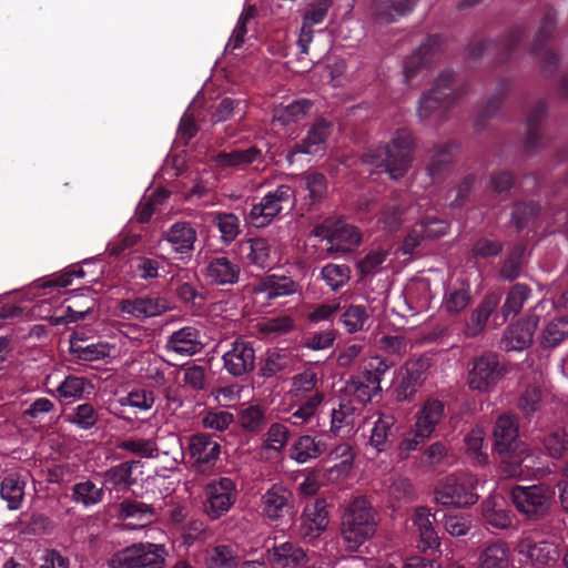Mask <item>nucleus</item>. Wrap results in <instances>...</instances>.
<instances>
[{
    "instance_id": "obj_14",
    "label": "nucleus",
    "mask_w": 568,
    "mask_h": 568,
    "mask_svg": "<svg viewBox=\"0 0 568 568\" xmlns=\"http://www.w3.org/2000/svg\"><path fill=\"white\" fill-rule=\"evenodd\" d=\"M526 36L525 28L514 27L509 29L500 40H487L474 44L469 50L470 59H478L485 54L496 58L498 63H505L516 51L518 44Z\"/></svg>"
},
{
    "instance_id": "obj_12",
    "label": "nucleus",
    "mask_w": 568,
    "mask_h": 568,
    "mask_svg": "<svg viewBox=\"0 0 568 568\" xmlns=\"http://www.w3.org/2000/svg\"><path fill=\"white\" fill-rule=\"evenodd\" d=\"M204 511L212 520L224 516L237 499V489L233 479L221 477L206 484Z\"/></svg>"
},
{
    "instance_id": "obj_1",
    "label": "nucleus",
    "mask_w": 568,
    "mask_h": 568,
    "mask_svg": "<svg viewBox=\"0 0 568 568\" xmlns=\"http://www.w3.org/2000/svg\"><path fill=\"white\" fill-rule=\"evenodd\" d=\"M415 150V141L410 130L398 129L389 143L367 150L362 155L365 164L383 170L398 180L410 168Z\"/></svg>"
},
{
    "instance_id": "obj_30",
    "label": "nucleus",
    "mask_w": 568,
    "mask_h": 568,
    "mask_svg": "<svg viewBox=\"0 0 568 568\" xmlns=\"http://www.w3.org/2000/svg\"><path fill=\"white\" fill-rule=\"evenodd\" d=\"M493 436L498 454L510 452L523 444L518 440L517 418L511 414H503L496 419Z\"/></svg>"
},
{
    "instance_id": "obj_46",
    "label": "nucleus",
    "mask_w": 568,
    "mask_h": 568,
    "mask_svg": "<svg viewBox=\"0 0 568 568\" xmlns=\"http://www.w3.org/2000/svg\"><path fill=\"white\" fill-rule=\"evenodd\" d=\"M326 450V444L310 435H303L293 444L291 458L298 464L320 457Z\"/></svg>"
},
{
    "instance_id": "obj_50",
    "label": "nucleus",
    "mask_w": 568,
    "mask_h": 568,
    "mask_svg": "<svg viewBox=\"0 0 568 568\" xmlns=\"http://www.w3.org/2000/svg\"><path fill=\"white\" fill-rule=\"evenodd\" d=\"M211 222L221 233V241L231 244L241 233L240 219L231 212H212Z\"/></svg>"
},
{
    "instance_id": "obj_33",
    "label": "nucleus",
    "mask_w": 568,
    "mask_h": 568,
    "mask_svg": "<svg viewBox=\"0 0 568 568\" xmlns=\"http://www.w3.org/2000/svg\"><path fill=\"white\" fill-rule=\"evenodd\" d=\"M480 514L488 530L508 529L513 524L514 514L503 500L487 498L480 504Z\"/></svg>"
},
{
    "instance_id": "obj_31",
    "label": "nucleus",
    "mask_w": 568,
    "mask_h": 568,
    "mask_svg": "<svg viewBox=\"0 0 568 568\" xmlns=\"http://www.w3.org/2000/svg\"><path fill=\"white\" fill-rule=\"evenodd\" d=\"M548 111L546 99L538 100L529 110L526 120L525 149L527 152L541 148L546 143L545 135L541 132V123Z\"/></svg>"
},
{
    "instance_id": "obj_20",
    "label": "nucleus",
    "mask_w": 568,
    "mask_h": 568,
    "mask_svg": "<svg viewBox=\"0 0 568 568\" xmlns=\"http://www.w3.org/2000/svg\"><path fill=\"white\" fill-rule=\"evenodd\" d=\"M263 515L272 521L281 520L294 513V495L282 484L272 485L262 496Z\"/></svg>"
},
{
    "instance_id": "obj_61",
    "label": "nucleus",
    "mask_w": 568,
    "mask_h": 568,
    "mask_svg": "<svg viewBox=\"0 0 568 568\" xmlns=\"http://www.w3.org/2000/svg\"><path fill=\"white\" fill-rule=\"evenodd\" d=\"M100 419L99 412L90 403H83L73 408L68 420L78 428L89 430L95 427Z\"/></svg>"
},
{
    "instance_id": "obj_16",
    "label": "nucleus",
    "mask_w": 568,
    "mask_h": 568,
    "mask_svg": "<svg viewBox=\"0 0 568 568\" xmlns=\"http://www.w3.org/2000/svg\"><path fill=\"white\" fill-rule=\"evenodd\" d=\"M223 367L233 377H243L255 368V349L253 343L236 338L223 356Z\"/></svg>"
},
{
    "instance_id": "obj_42",
    "label": "nucleus",
    "mask_w": 568,
    "mask_h": 568,
    "mask_svg": "<svg viewBox=\"0 0 568 568\" xmlns=\"http://www.w3.org/2000/svg\"><path fill=\"white\" fill-rule=\"evenodd\" d=\"M381 378L377 373L366 371L361 375L353 376L347 388L353 393L354 398L362 405L368 403L379 387Z\"/></svg>"
},
{
    "instance_id": "obj_49",
    "label": "nucleus",
    "mask_w": 568,
    "mask_h": 568,
    "mask_svg": "<svg viewBox=\"0 0 568 568\" xmlns=\"http://www.w3.org/2000/svg\"><path fill=\"white\" fill-rule=\"evenodd\" d=\"M313 102L308 99H300L285 106H277L273 111V122L282 126L302 120L312 109Z\"/></svg>"
},
{
    "instance_id": "obj_5",
    "label": "nucleus",
    "mask_w": 568,
    "mask_h": 568,
    "mask_svg": "<svg viewBox=\"0 0 568 568\" xmlns=\"http://www.w3.org/2000/svg\"><path fill=\"white\" fill-rule=\"evenodd\" d=\"M296 204L295 190L287 184L277 185L267 192L258 203L253 204L246 215V222L256 229L270 225L282 213H290Z\"/></svg>"
},
{
    "instance_id": "obj_8",
    "label": "nucleus",
    "mask_w": 568,
    "mask_h": 568,
    "mask_svg": "<svg viewBox=\"0 0 568 568\" xmlns=\"http://www.w3.org/2000/svg\"><path fill=\"white\" fill-rule=\"evenodd\" d=\"M166 556L164 545L135 542L114 552L109 568H164Z\"/></svg>"
},
{
    "instance_id": "obj_21",
    "label": "nucleus",
    "mask_w": 568,
    "mask_h": 568,
    "mask_svg": "<svg viewBox=\"0 0 568 568\" xmlns=\"http://www.w3.org/2000/svg\"><path fill=\"white\" fill-rule=\"evenodd\" d=\"M119 310L123 314L143 321L164 314L170 310V305L166 298L155 294H149L135 298L121 300L119 302Z\"/></svg>"
},
{
    "instance_id": "obj_62",
    "label": "nucleus",
    "mask_w": 568,
    "mask_h": 568,
    "mask_svg": "<svg viewBox=\"0 0 568 568\" xmlns=\"http://www.w3.org/2000/svg\"><path fill=\"white\" fill-rule=\"evenodd\" d=\"M234 415L229 410L220 408H209L202 412L201 423L206 429L216 432L226 430L234 423Z\"/></svg>"
},
{
    "instance_id": "obj_56",
    "label": "nucleus",
    "mask_w": 568,
    "mask_h": 568,
    "mask_svg": "<svg viewBox=\"0 0 568 568\" xmlns=\"http://www.w3.org/2000/svg\"><path fill=\"white\" fill-rule=\"evenodd\" d=\"M303 187L308 192L306 199L308 205L321 203L327 192V181L323 173L311 172L306 173L301 179Z\"/></svg>"
},
{
    "instance_id": "obj_47",
    "label": "nucleus",
    "mask_w": 568,
    "mask_h": 568,
    "mask_svg": "<svg viewBox=\"0 0 568 568\" xmlns=\"http://www.w3.org/2000/svg\"><path fill=\"white\" fill-rule=\"evenodd\" d=\"M26 481L17 474L6 476L0 484V497L7 501L9 510H18L24 498Z\"/></svg>"
},
{
    "instance_id": "obj_64",
    "label": "nucleus",
    "mask_w": 568,
    "mask_h": 568,
    "mask_svg": "<svg viewBox=\"0 0 568 568\" xmlns=\"http://www.w3.org/2000/svg\"><path fill=\"white\" fill-rule=\"evenodd\" d=\"M525 251L526 246L524 244H516L511 248L500 267V276L504 280L514 281L520 275Z\"/></svg>"
},
{
    "instance_id": "obj_53",
    "label": "nucleus",
    "mask_w": 568,
    "mask_h": 568,
    "mask_svg": "<svg viewBox=\"0 0 568 568\" xmlns=\"http://www.w3.org/2000/svg\"><path fill=\"white\" fill-rule=\"evenodd\" d=\"M510 88L508 79H503L498 82L495 95L489 99L485 105L481 106L475 120V129L477 131L485 129V121L496 115L501 101Z\"/></svg>"
},
{
    "instance_id": "obj_52",
    "label": "nucleus",
    "mask_w": 568,
    "mask_h": 568,
    "mask_svg": "<svg viewBox=\"0 0 568 568\" xmlns=\"http://www.w3.org/2000/svg\"><path fill=\"white\" fill-rule=\"evenodd\" d=\"M116 448L140 458H156L159 456V447L154 438L129 437L120 440Z\"/></svg>"
},
{
    "instance_id": "obj_17",
    "label": "nucleus",
    "mask_w": 568,
    "mask_h": 568,
    "mask_svg": "<svg viewBox=\"0 0 568 568\" xmlns=\"http://www.w3.org/2000/svg\"><path fill=\"white\" fill-rule=\"evenodd\" d=\"M539 316L530 313L526 318L510 324L504 332L499 342L500 349L505 352H521L528 348L538 326Z\"/></svg>"
},
{
    "instance_id": "obj_7",
    "label": "nucleus",
    "mask_w": 568,
    "mask_h": 568,
    "mask_svg": "<svg viewBox=\"0 0 568 568\" xmlns=\"http://www.w3.org/2000/svg\"><path fill=\"white\" fill-rule=\"evenodd\" d=\"M555 491L545 484L515 485L509 491L517 511L529 521H538L548 516Z\"/></svg>"
},
{
    "instance_id": "obj_44",
    "label": "nucleus",
    "mask_w": 568,
    "mask_h": 568,
    "mask_svg": "<svg viewBox=\"0 0 568 568\" xmlns=\"http://www.w3.org/2000/svg\"><path fill=\"white\" fill-rule=\"evenodd\" d=\"M473 302L469 283L460 282L447 288L444 296V308L450 315H457L465 311Z\"/></svg>"
},
{
    "instance_id": "obj_22",
    "label": "nucleus",
    "mask_w": 568,
    "mask_h": 568,
    "mask_svg": "<svg viewBox=\"0 0 568 568\" xmlns=\"http://www.w3.org/2000/svg\"><path fill=\"white\" fill-rule=\"evenodd\" d=\"M310 559L307 550L293 541L274 544L266 552L270 568H301Z\"/></svg>"
},
{
    "instance_id": "obj_10",
    "label": "nucleus",
    "mask_w": 568,
    "mask_h": 568,
    "mask_svg": "<svg viewBox=\"0 0 568 568\" xmlns=\"http://www.w3.org/2000/svg\"><path fill=\"white\" fill-rule=\"evenodd\" d=\"M186 454L194 471L209 474L220 458L221 445L210 434L195 433L189 437Z\"/></svg>"
},
{
    "instance_id": "obj_24",
    "label": "nucleus",
    "mask_w": 568,
    "mask_h": 568,
    "mask_svg": "<svg viewBox=\"0 0 568 568\" xmlns=\"http://www.w3.org/2000/svg\"><path fill=\"white\" fill-rule=\"evenodd\" d=\"M240 265L225 255L212 256L203 271L204 277L214 285H233L239 282Z\"/></svg>"
},
{
    "instance_id": "obj_34",
    "label": "nucleus",
    "mask_w": 568,
    "mask_h": 568,
    "mask_svg": "<svg viewBox=\"0 0 568 568\" xmlns=\"http://www.w3.org/2000/svg\"><path fill=\"white\" fill-rule=\"evenodd\" d=\"M519 554L529 559L532 566L537 568H544L556 562L560 556L557 545L547 540L521 541L519 545Z\"/></svg>"
},
{
    "instance_id": "obj_39",
    "label": "nucleus",
    "mask_w": 568,
    "mask_h": 568,
    "mask_svg": "<svg viewBox=\"0 0 568 568\" xmlns=\"http://www.w3.org/2000/svg\"><path fill=\"white\" fill-rule=\"evenodd\" d=\"M540 205L534 201H518L513 204L510 224L518 233L534 231L539 226Z\"/></svg>"
},
{
    "instance_id": "obj_40",
    "label": "nucleus",
    "mask_w": 568,
    "mask_h": 568,
    "mask_svg": "<svg viewBox=\"0 0 568 568\" xmlns=\"http://www.w3.org/2000/svg\"><path fill=\"white\" fill-rule=\"evenodd\" d=\"M445 416V404L439 399H427L416 413L415 427L432 436Z\"/></svg>"
},
{
    "instance_id": "obj_58",
    "label": "nucleus",
    "mask_w": 568,
    "mask_h": 568,
    "mask_svg": "<svg viewBox=\"0 0 568 568\" xmlns=\"http://www.w3.org/2000/svg\"><path fill=\"white\" fill-rule=\"evenodd\" d=\"M388 251L382 247L371 250L356 263L361 280L372 276L382 271V264L386 261Z\"/></svg>"
},
{
    "instance_id": "obj_48",
    "label": "nucleus",
    "mask_w": 568,
    "mask_h": 568,
    "mask_svg": "<svg viewBox=\"0 0 568 568\" xmlns=\"http://www.w3.org/2000/svg\"><path fill=\"white\" fill-rule=\"evenodd\" d=\"M292 366V357L285 349L267 351L264 361L260 366V376L263 378H272L277 374L286 372Z\"/></svg>"
},
{
    "instance_id": "obj_35",
    "label": "nucleus",
    "mask_w": 568,
    "mask_h": 568,
    "mask_svg": "<svg viewBox=\"0 0 568 568\" xmlns=\"http://www.w3.org/2000/svg\"><path fill=\"white\" fill-rule=\"evenodd\" d=\"M510 548L504 540L485 542L479 549L477 568H509Z\"/></svg>"
},
{
    "instance_id": "obj_28",
    "label": "nucleus",
    "mask_w": 568,
    "mask_h": 568,
    "mask_svg": "<svg viewBox=\"0 0 568 568\" xmlns=\"http://www.w3.org/2000/svg\"><path fill=\"white\" fill-rule=\"evenodd\" d=\"M426 365L423 361L409 363L394 387L397 402H412L425 379Z\"/></svg>"
},
{
    "instance_id": "obj_2",
    "label": "nucleus",
    "mask_w": 568,
    "mask_h": 568,
    "mask_svg": "<svg viewBox=\"0 0 568 568\" xmlns=\"http://www.w3.org/2000/svg\"><path fill=\"white\" fill-rule=\"evenodd\" d=\"M377 513L367 498L356 497L345 509L341 537L346 551L361 552L362 547L376 532Z\"/></svg>"
},
{
    "instance_id": "obj_63",
    "label": "nucleus",
    "mask_w": 568,
    "mask_h": 568,
    "mask_svg": "<svg viewBox=\"0 0 568 568\" xmlns=\"http://www.w3.org/2000/svg\"><path fill=\"white\" fill-rule=\"evenodd\" d=\"M499 471L504 478L526 479L520 447H514L510 452L503 453Z\"/></svg>"
},
{
    "instance_id": "obj_26",
    "label": "nucleus",
    "mask_w": 568,
    "mask_h": 568,
    "mask_svg": "<svg viewBox=\"0 0 568 568\" xmlns=\"http://www.w3.org/2000/svg\"><path fill=\"white\" fill-rule=\"evenodd\" d=\"M419 0H372L371 14L379 24H390L413 12Z\"/></svg>"
},
{
    "instance_id": "obj_43",
    "label": "nucleus",
    "mask_w": 568,
    "mask_h": 568,
    "mask_svg": "<svg viewBox=\"0 0 568 568\" xmlns=\"http://www.w3.org/2000/svg\"><path fill=\"white\" fill-rule=\"evenodd\" d=\"M241 253L248 264L258 268H266L270 265L271 245L267 239H248L241 244Z\"/></svg>"
},
{
    "instance_id": "obj_57",
    "label": "nucleus",
    "mask_w": 568,
    "mask_h": 568,
    "mask_svg": "<svg viewBox=\"0 0 568 568\" xmlns=\"http://www.w3.org/2000/svg\"><path fill=\"white\" fill-rule=\"evenodd\" d=\"M369 315L364 305H348L341 314L339 322L347 333L353 334L364 331Z\"/></svg>"
},
{
    "instance_id": "obj_11",
    "label": "nucleus",
    "mask_w": 568,
    "mask_h": 568,
    "mask_svg": "<svg viewBox=\"0 0 568 568\" xmlns=\"http://www.w3.org/2000/svg\"><path fill=\"white\" fill-rule=\"evenodd\" d=\"M445 39L440 34L428 36L406 59L403 64L405 82L409 83L419 72L430 69L443 54Z\"/></svg>"
},
{
    "instance_id": "obj_15",
    "label": "nucleus",
    "mask_w": 568,
    "mask_h": 568,
    "mask_svg": "<svg viewBox=\"0 0 568 568\" xmlns=\"http://www.w3.org/2000/svg\"><path fill=\"white\" fill-rule=\"evenodd\" d=\"M162 240L170 245L175 258L186 264L192 258L197 232L190 222H175L162 233Z\"/></svg>"
},
{
    "instance_id": "obj_6",
    "label": "nucleus",
    "mask_w": 568,
    "mask_h": 568,
    "mask_svg": "<svg viewBox=\"0 0 568 568\" xmlns=\"http://www.w3.org/2000/svg\"><path fill=\"white\" fill-rule=\"evenodd\" d=\"M478 479L470 473H455L442 479L435 488V500L447 507L467 508L475 505Z\"/></svg>"
},
{
    "instance_id": "obj_3",
    "label": "nucleus",
    "mask_w": 568,
    "mask_h": 568,
    "mask_svg": "<svg viewBox=\"0 0 568 568\" xmlns=\"http://www.w3.org/2000/svg\"><path fill=\"white\" fill-rule=\"evenodd\" d=\"M455 77L452 70L442 71L430 90L420 97L417 108L420 121L434 119L440 123L445 120L450 105L463 94V90L455 87Z\"/></svg>"
},
{
    "instance_id": "obj_4",
    "label": "nucleus",
    "mask_w": 568,
    "mask_h": 568,
    "mask_svg": "<svg viewBox=\"0 0 568 568\" xmlns=\"http://www.w3.org/2000/svg\"><path fill=\"white\" fill-rule=\"evenodd\" d=\"M312 235L323 243L320 260L351 253L362 243V233L356 226L332 217L315 225Z\"/></svg>"
},
{
    "instance_id": "obj_36",
    "label": "nucleus",
    "mask_w": 568,
    "mask_h": 568,
    "mask_svg": "<svg viewBox=\"0 0 568 568\" xmlns=\"http://www.w3.org/2000/svg\"><path fill=\"white\" fill-rule=\"evenodd\" d=\"M398 426L392 414L381 413L375 420L369 438L377 452L388 450L397 438Z\"/></svg>"
},
{
    "instance_id": "obj_13",
    "label": "nucleus",
    "mask_w": 568,
    "mask_h": 568,
    "mask_svg": "<svg viewBox=\"0 0 568 568\" xmlns=\"http://www.w3.org/2000/svg\"><path fill=\"white\" fill-rule=\"evenodd\" d=\"M556 28V11L547 7L544 11L540 27L536 37L534 38L529 52L532 55L542 53L541 71L545 74L551 75L555 73L559 65V55L556 51L546 48Z\"/></svg>"
},
{
    "instance_id": "obj_18",
    "label": "nucleus",
    "mask_w": 568,
    "mask_h": 568,
    "mask_svg": "<svg viewBox=\"0 0 568 568\" xmlns=\"http://www.w3.org/2000/svg\"><path fill=\"white\" fill-rule=\"evenodd\" d=\"M332 123L323 118H318L308 129L306 136L296 142L286 154V161L290 164L294 163V158L297 154L315 155L323 152L325 143L331 135Z\"/></svg>"
},
{
    "instance_id": "obj_45",
    "label": "nucleus",
    "mask_w": 568,
    "mask_h": 568,
    "mask_svg": "<svg viewBox=\"0 0 568 568\" xmlns=\"http://www.w3.org/2000/svg\"><path fill=\"white\" fill-rule=\"evenodd\" d=\"M70 353L82 362H93L109 356L110 347L108 343H88V338L74 337L69 347Z\"/></svg>"
},
{
    "instance_id": "obj_32",
    "label": "nucleus",
    "mask_w": 568,
    "mask_h": 568,
    "mask_svg": "<svg viewBox=\"0 0 568 568\" xmlns=\"http://www.w3.org/2000/svg\"><path fill=\"white\" fill-rule=\"evenodd\" d=\"M436 520V514H432L430 509L425 506L417 507L412 516L413 525L419 534L418 547L423 551L438 548L440 545L438 534L434 527Z\"/></svg>"
},
{
    "instance_id": "obj_9",
    "label": "nucleus",
    "mask_w": 568,
    "mask_h": 568,
    "mask_svg": "<svg viewBox=\"0 0 568 568\" xmlns=\"http://www.w3.org/2000/svg\"><path fill=\"white\" fill-rule=\"evenodd\" d=\"M507 369L496 353L487 352L475 357L468 371L467 384L471 390L491 392L504 379Z\"/></svg>"
},
{
    "instance_id": "obj_38",
    "label": "nucleus",
    "mask_w": 568,
    "mask_h": 568,
    "mask_svg": "<svg viewBox=\"0 0 568 568\" xmlns=\"http://www.w3.org/2000/svg\"><path fill=\"white\" fill-rule=\"evenodd\" d=\"M203 347L200 341V332L191 326H185L173 332L166 342V349L183 356H192Z\"/></svg>"
},
{
    "instance_id": "obj_27",
    "label": "nucleus",
    "mask_w": 568,
    "mask_h": 568,
    "mask_svg": "<svg viewBox=\"0 0 568 568\" xmlns=\"http://www.w3.org/2000/svg\"><path fill=\"white\" fill-rule=\"evenodd\" d=\"M214 163L217 168L244 170L247 166L264 162V154L262 149L256 145H250L246 149H233L229 152L221 151L214 158Z\"/></svg>"
},
{
    "instance_id": "obj_54",
    "label": "nucleus",
    "mask_w": 568,
    "mask_h": 568,
    "mask_svg": "<svg viewBox=\"0 0 568 568\" xmlns=\"http://www.w3.org/2000/svg\"><path fill=\"white\" fill-rule=\"evenodd\" d=\"M267 422L266 409L260 405H248L240 410L239 423L245 432L257 434L266 427Z\"/></svg>"
},
{
    "instance_id": "obj_37",
    "label": "nucleus",
    "mask_w": 568,
    "mask_h": 568,
    "mask_svg": "<svg viewBox=\"0 0 568 568\" xmlns=\"http://www.w3.org/2000/svg\"><path fill=\"white\" fill-rule=\"evenodd\" d=\"M138 464V460H126L106 469L103 474L106 489L110 493L115 491L118 494L129 491L136 484L133 469Z\"/></svg>"
},
{
    "instance_id": "obj_59",
    "label": "nucleus",
    "mask_w": 568,
    "mask_h": 568,
    "mask_svg": "<svg viewBox=\"0 0 568 568\" xmlns=\"http://www.w3.org/2000/svg\"><path fill=\"white\" fill-rule=\"evenodd\" d=\"M568 336V317L551 320L542 331L540 344L544 348L557 346Z\"/></svg>"
},
{
    "instance_id": "obj_29",
    "label": "nucleus",
    "mask_w": 568,
    "mask_h": 568,
    "mask_svg": "<svg viewBox=\"0 0 568 568\" xmlns=\"http://www.w3.org/2000/svg\"><path fill=\"white\" fill-rule=\"evenodd\" d=\"M242 557L234 542H221L209 546L203 551L205 568H239Z\"/></svg>"
},
{
    "instance_id": "obj_19",
    "label": "nucleus",
    "mask_w": 568,
    "mask_h": 568,
    "mask_svg": "<svg viewBox=\"0 0 568 568\" xmlns=\"http://www.w3.org/2000/svg\"><path fill=\"white\" fill-rule=\"evenodd\" d=\"M499 303V293H487L483 297L464 322L463 335L465 338H476L485 332L489 318L491 317L494 320L495 315L498 314L497 308Z\"/></svg>"
},
{
    "instance_id": "obj_23",
    "label": "nucleus",
    "mask_w": 568,
    "mask_h": 568,
    "mask_svg": "<svg viewBox=\"0 0 568 568\" xmlns=\"http://www.w3.org/2000/svg\"><path fill=\"white\" fill-rule=\"evenodd\" d=\"M252 291L255 295L263 294L265 301H273L300 293L301 285L290 276L268 274L261 277Z\"/></svg>"
},
{
    "instance_id": "obj_41",
    "label": "nucleus",
    "mask_w": 568,
    "mask_h": 568,
    "mask_svg": "<svg viewBox=\"0 0 568 568\" xmlns=\"http://www.w3.org/2000/svg\"><path fill=\"white\" fill-rule=\"evenodd\" d=\"M531 290L526 284H515L508 292L500 312L495 315L496 325L504 324L509 316H516L523 308L525 302L530 297Z\"/></svg>"
},
{
    "instance_id": "obj_55",
    "label": "nucleus",
    "mask_w": 568,
    "mask_h": 568,
    "mask_svg": "<svg viewBox=\"0 0 568 568\" xmlns=\"http://www.w3.org/2000/svg\"><path fill=\"white\" fill-rule=\"evenodd\" d=\"M452 161L453 154L449 144L435 146L434 154L432 155L427 166L428 175L434 183L444 179V175L447 172Z\"/></svg>"
},
{
    "instance_id": "obj_51",
    "label": "nucleus",
    "mask_w": 568,
    "mask_h": 568,
    "mask_svg": "<svg viewBox=\"0 0 568 568\" xmlns=\"http://www.w3.org/2000/svg\"><path fill=\"white\" fill-rule=\"evenodd\" d=\"M71 490V500L85 508L100 504L104 496L103 488L97 487V485L90 479L74 484Z\"/></svg>"
},
{
    "instance_id": "obj_25",
    "label": "nucleus",
    "mask_w": 568,
    "mask_h": 568,
    "mask_svg": "<svg viewBox=\"0 0 568 568\" xmlns=\"http://www.w3.org/2000/svg\"><path fill=\"white\" fill-rule=\"evenodd\" d=\"M326 507L327 503L324 498H318L305 506L301 516L300 528L304 538L313 539L325 531L329 521Z\"/></svg>"
},
{
    "instance_id": "obj_60",
    "label": "nucleus",
    "mask_w": 568,
    "mask_h": 568,
    "mask_svg": "<svg viewBox=\"0 0 568 568\" xmlns=\"http://www.w3.org/2000/svg\"><path fill=\"white\" fill-rule=\"evenodd\" d=\"M321 278L334 292L342 288L351 278V268L345 264H326L320 274Z\"/></svg>"
}]
</instances>
